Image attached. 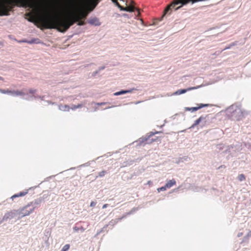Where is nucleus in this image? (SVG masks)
I'll return each instance as SVG.
<instances>
[{
	"mask_svg": "<svg viewBox=\"0 0 251 251\" xmlns=\"http://www.w3.org/2000/svg\"><path fill=\"white\" fill-rule=\"evenodd\" d=\"M82 0H77L78 9L71 16L68 17L52 18L47 17L41 20L42 25L46 29H56L59 31L64 32L77 21L85 19L89 11L81 6Z\"/></svg>",
	"mask_w": 251,
	"mask_h": 251,
	"instance_id": "1",
	"label": "nucleus"
},
{
	"mask_svg": "<svg viewBox=\"0 0 251 251\" xmlns=\"http://www.w3.org/2000/svg\"><path fill=\"white\" fill-rule=\"evenodd\" d=\"M26 7V0H0V16L8 15L15 5Z\"/></svg>",
	"mask_w": 251,
	"mask_h": 251,
	"instance_id": "2",
	"label": "nucleus"
},
{
	"mask_svg": "<svg viewBox=\"0 0 251 251\" xmlns=\"http://www.w3.org/2000/svg\"><path fill=\"white\" fill-rule=\"evenodd\" d=\"M201 0H174L164 10V14L161 19H162L166 14L168 13L170 14L173 9L176 10L189 2L194 3Z\"/></svg>",
	"mask_w": 251,
	"mask_h": 251,
	"instance_id": "3",
	"label": "nucleus"
},
{
	"mask_svg": "<svg viewBox=\"0 0 251 251\" xmlns=\"http://www.w3.org/2000/svg\"><path fill=\"white\" fill-rule=\"evenodd\" d=\"M229 112L230 113L231 118L233 120L236 121L241 120L249 114L248 111L243 110L238 107H236L234 110H233V108H229Z\"/></svg>",
	"mask_w": 251,
	"mask_h": 251,
	"instance_id": "4",
	"label": "nucleus"
},
{
	"mask_svg": "<svg viewBox=\"0 0 251 251\" xmlns=\"http://www.w3.org/2000/svg\"><path fill=\"white\" fill-rule=\"evenodd\" d=\"M34 208H30L29 205H27L22 208L16 210V213L18 219H20L25 216L29 215L33 211Z\"/></svg>",
	"mask_w": 251,
	"mask_h": 251,
	"instance_id": "5",
	"label": "nucleus"
},
{
	"mask_svg": "<svg viewBox=\"0 0 251 251\" xmlns=\"http://www.w3.org/2000/svg\"><path fill=\"white\" fill-rule=\"evenodd\" d=\"M17 216L16 210L11 211L5 214L2 218V221H7L8 219H12Z\"/></svg>",
	"mask_w": 251,
	"mask_h": 251,
	"instance_id": "6",
	"label": "nucleus"
},
{
	"mask_svg": "<svg viewBox=\"0 0 251 251\" xmlns=\"http://www.w3.org/2000/svg\"><path fill=\"white\" fill-rule=\"evenodd\" d=\"M203 122V126H204L206 124V120L205 117L201 116L198 119L195 121V123L191 126V127H194L198 125L201 122Z\"/></svg>",
	"mask_w": 251,
	"mask_h": 251,
	"instance_id": "7",
	"label": "nucleus"
},
{
	"mask_svg": "<svg viewBox=\"0 0 251 251\" xmlns=\"http://www.w3.org/2000/svg\"><path fill=\"white\" fill-rule=\"evenodd\" d=\"M88 23L95 25H100V22L99 21V19L96 17L89 19Z\"/></svg>",
	"mask_w": 251,
	"mask_h": 251,
	"instance_id": "8",
	"label": "nucleus"
},
{
	"mask_svg": "<svg viewBox=\"0 0 251 251\" xmlns=\"http://www.w3.org/2000/svg\"><path fill=\"white\" fill-rule=\"evenodd\" d=\"M207 105H208V104H200L198 107H191V108H187V109L188 110L191 111L192 112H193V111H196L203 107L207 106Z\"/></svg>",
	"mask_w": 251,
	"mask_h": 251,
	"instance_id": "9",
	"label": "nucleus"
},
{
	"mask_svg": "<svg viewBox=\"0 0 251 251\" xmlns=\"http://www.w3.org/2000/svg\"><path fill=\"white\" fill-rule=\"evenodd\" d=\"M28 193L27 190L24 192H21L18 194H15L11 197V199L13 200L14 198H16L19 197H23L26 195Z\"/></svg>",
	"mask_w": 251,
	"mask_h": 251,
	"instance_id": "10",
	"label": "nucleus"
},
{
	"mask_svg": "<svg viewBox=\"0 0 251 251\" xmlns=\"http://www.w3.org/2000/svg\"><path fill=\"white\" fill-rule=\"evenodd\" d=\"M195 87L189 88L187 89H180L176 91V94L177 95H181L186 93L187 91L195 89Z\"/></svg>",
	"mask_w": 251,
	"mask_h": 251,
	"instance_id": "11",
	"label": "nucleus"
},
{
	"mask_svg": "<svg viewBox=\"0 0 251 251\" xmlns=\"http://www.w3.org/2000/svg\"><path fill=\"white\" fill-rule=\"evenodd\" d=\"M176 181L175 179H172L169 180L167 182V183L165 184L166 187H167V188H170L172 187L173 186L176 185Z\"/></svg>",
	"mask_w": 251,
	"mask_h": 251,
	"instance_id": "12",
	"label": "nucleus"
},
{
	"mask_svg": "<svg viewBox=\"0 0 251 251\" xmlns=\"http://www.w3.org/2000/svg\"><path fill=\"white\" fill-rule=\"evenodd\" d=\"M11 94L14 96H24L25 93L22 91H11Z\"/></svg>",
	"mask_w": 251,
	"mask_h": 251,
	"instance_id": "13",
	"label": "nucleus"
},
{
	"mask_svg": "<svg viewBox=\"0 0 251 251\" xmlns=\"http://www.w3.org/2000/svg\"><path fill=\"white\" fill-rule=\"evenodd\" d=\"M131 92V90H126V91L123 90V91L117 92L114 93V95H115V96H119V95H122V94H124L130 93Z\"/></svg>",
	"mask_w": 251,
	"mask_h": 251,
	"instance_id": "14",
	"label": "nucleus"
},
{
	"mask_svg": "<svg viewBox=\"0 0 251 251\" xmlns=\"http://www.w3.org/2000/svg\"><path fill=\"white\" fill-rule=\"evenodd\" d=\"M70 249V245L66 244L63 246L61 251H68Z\"/></svg>",
	"mask_w": 251,
	"mask_h": 251,
	"instance_id": "15",
	"label": "nucleus"
},
{
	"mask_svg": "<svg viewBox=\"0 0 251 251\" xmlns=\"http://www.w3.org/2000/svg\"><path fill=\"white\" fill-rule=\"evenodd\" d=\"M239 181H242L245 180V176L243 174L239 175L238 176Z\"/></svg>",
	"mask_w": 251,
	"mask_h": 251,
	"instance_id": "16",
	"label": "nucleus"
},
{
	"mask_svg": "<svg viewBox=\"0 0 251 251\" xmlns=\"http://www.w3.org/2000/svg\"><path fill=\"white\" fill-rule=\"evenodd\" d=\"M0 92L2 94H11V91H9L8 90H5L3 89H0Z\"/></svg>",
	"mask_w": 251,
	"mask_h": 251,
	"instance_id": "17",
	"label": "nucleus"
},
{
	"mask_svg": "<svg viewBox=\"0 0 251 251\" xmlns=\"http://www.w3.org/2000/svg\"><path fill=\"white\" fill-rule=\"evenodd\" d=\"M167 188V187H166V185H165L164 186H163V187L158 188L157 191L158 192H160L161 191H165L166 190Z\"/></svg>",
	"mask_w": 251,
	"mask_h": 251,
	"instance_id": "18",
	"label": "nucleus"
},
{
	"mask_svg": "<svg viewBox=\"0 0 251 251\" xmlns=\"http://www.w3.org/2000/svg\"><path fill=\"white\" fill-rule=\"evenodd\" d=\"M106 174V172L105 171H102L99 173V176L100 177L103 176Z\"/></svg>",
	"mask_w": 251,
	"mask_h": 251,
	"instance_id": "19",
	"label": "nucleus"
},
{
	"mask_svg": "<svg viewBox=\"0 0 251 251\" xmlns=\"http://www.w3.org/2000/svg\"><path fill=\"white\" fill-rule=\"evenodd\" d=\"M76 22H77V21ZM78 25H85V22L83 21H81V20L78 21Z\"/></svg>",
	"mask_w": 251,
	"mask_h": 251,
	"instance_id": "20",
	"label": "nucleus"
},
{
	"mask_svg": "<svg viewBox=\"0 0 251 251\" xmlns=\"http://www.w3.org/2000/svg\"><path fill=\"white\" fill-rule=\"evenodd\" d=\"M36 91V90L30 89L29 91V93L30 94H34L35 93Z\"/></svg>",
	"mask_w": 251,
	"mask_h": 251,
	"instance_id": "21",
	"label": "nucleus"
},
{
	"mask_svg": "<svg viewBox=\"0 0 251 251\" xmlns=\"http://www.w3.org/2000/svg\"><path fill=\"white\" fill-rule=\"evenodd\" d=\"M96 205V202H94V201H92L90 203V206L92 207V206H95Z\"/></svg>",
	"mask_w": 251,
	"mask_h": 251,
	"instance_id": "22",
	"label": "nucleus"
},
{
	"mask_svg": "<svg viewBox=\"0 0 251 251\" xmlns=\"http://www.w3.org/2000/svg\"><path fill=\"white\" fill-rule=\"evenodd\" d=\"M81 107V105H78L77 106H74V108H72V109H76L77 108H79V107Z\"/></svg>",
	"mask_w": 251,
	"mask_h": 251,
	"instance_id": "23",
	"label": "nucleus"
},
{
	"mask_svg": "<svg viewBox=\"0 0 251 251\" xmlns=\"http://www.w3.org/2000/svg\"><path fill=\"white\" fill-rule=\"evenodd\" d=\"M137 16H139L140 15L139 9H137Z\"/></svg>",
	"mask_w": 251,
	"mask_h": 251,
	"instance_id": "24",
	"label": "nucleus"
},
{
	"mask_svg": "<svg viewBox=\"0 0 251 251\" xmlns=\"http://www.w3.org/2000/svg\"><path fill=\"white\" fill-rule=\"evenodd\" d=\"M108 204H104V205H103V206H102V208H103V209H104V208H106V207L108 206Z\"/></svg>",
	"mask_w": 251,
	"mask_h": 251,
	"instance_id": "25",
	"label": "nucleus"
},
{
	"mask_svg": "<svg viewBox=\"0 0 251 251\" xmlns=\"http://www.w3.org/2000/svg\"><path fill=\"white\" fill-rule=\"evenodd\" d=\"M148 184L150 185L152 183V182L151 181H148V183H147Z\"/></svg>",
	"mask_w": 251,
	"mask_h": 251,
	"instance_id": "26",
	"label": "nucleus"
},
{
	"mask_svg": "<svg viewBox=\"0 0 251 251\" xmlns=\"http://www.w3.org/2000/svg\"><path fill=\"white\" fill-rule=\"evenodd\" d=\"M0 80H3V77L0 76Z\"/></svg>",
	"mask_w": 251,
	"mask_h": 251,
	"instance_id": "27",
	"label": "nucleus"
},
{
	"mask_svg": "<svg viewBox=\"0 0 251 251\" xmlns=\"http://www.w3.org/2000/svg\"><path fill=\"white\" fill-rule=\"evenodd\" d=\"M226 168V167L225 166H221L219 168Z\"/></svg>",
	"mask_w": 251,
	"mask_h": 251,
	"instance_id": "28",
	"label": "nucleus"
},
{
	"mask_svg": "<svg viewBox=\"0 0 251 251\" xmlns=\"http://www.w3.org/2000/svg\"><path fill=\"white\" fill-rule=\"evenodd\" d=\"M104 104V103H99L98 104L99 105H102V104Z\"/></svg>",
	"mask_w": 251,
	"mask_h": 251,
	"instance_id": "29",
	"label": "nucleus"
},
{
	"mask_svg": "<svg viewBox=\"0 0 251 251\" xmlns=\"http://www.w3.org/2000/svg\"><path fill=\"white\" fill-rule=\"evenodd\" d=\"M65 107H68V108H69V107H68V106H67V105H65Z\"/></svg>",
	"mask_w": 251,
	"mask_h": 251,
	"instance_id": "30",
	"label": "nucleus"
},
{
	"mask_svg": "<svg viewBox=\"0 0 251 251\" xmlns=\"http://www.w3.org/2000/svg\"><path fill=\"white\" fill-rule=\"evenodd\" d=\"M158 133V132H156V133ZM154 133H153V134H152V135H154Z\"/></svg>",
	"mask_w": 251,
	"mask_h": 251,
	"instance_id": "31",
	"label": "nucleus"
},
{
	"mask_svg": "<svg viewBox=\"0 0 251 251\" xmlns=\"http://www.w3.org/2000/svg\"><path fill=\"white\" fill-rule=\"evenodd\" d=\"M29 21H30V22H32V20H29Z\"/></svg>",
	"mask_w": 251,
	"mask_h": 251,
	"instance_id": "32",
	"label": "nucleus"
},
{
	"mask_svg": "<svg viewBox=\"0 0 251 251\" xmlns=\"http://www.w3.org/2000/svg\"><path fill=\"white\" fill-rule=\"evenodd\" d=\"M1 222H2V221H0V224H1Z\"/></svg>",
	"mask_w": 251,
	"mask_h": 251,
	"instance_id": "33",
	"label": "nucleus"
}]
</instances>
